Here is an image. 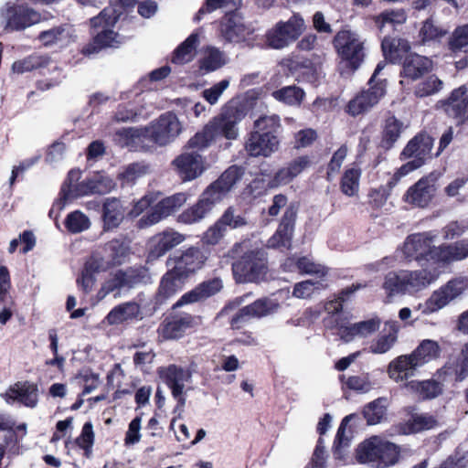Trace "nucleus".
Returning <instances> with one entry per match:
<instances>
[{
	"label": "nucleus",
	"mask_w": 468,
	"mask_h": 468,
	"mask_svg": "<svg viewBox=\"0 0 468 468\" xmlns=\"http://www.w3.org/2000/svg\"><path fill=\"white\" fill-rule=\"evenodd\" d=\"M361 171L358 168L347 169L341 180V190L348 197H353L358 192Z\"/></svg>",
	"instance_id": "nucleus-55"
},
{
	"label": "nucleus",
	"mask_w": 468,
	"mask_h": 468,
	"mask_svg": "<svg viewBox=\"0 0 468 468\" xmlns=\"http://www.w3.org/2000/svg\"><path fill=\"white\" fill-rule=\"evenodd\" d=\"M368 88L358 93L347 104V112L352 116L362 114L375 105L385 96L387 85L385 82L367 83Z\"/></svg>",
	"instance_id": "nucleus-16"
},
{
	"label": "nucleus",
	"mask_w": 468,
	"mask_h": 468,
	"mask_svg": "<svg viewBox=\"0 0 468 468\" xmlns=\"http://www.w3.org/2000/svg\"><path fill=\"white\" fill-rule=\"evenodd\" d=\"M246 110L239 103L225 105L220 113L214 117L208 125L218 136H223L229 140H234L239 135L238 124L245 118Z\"/></svg>",
	"instance_id": "nucleus-7"
},
{
	"label": "nucleus",
	"mask_w": 468,
	"mask_h": 468,
	"mask_svg": "<svg viewBox=\"0 0 468 468\" xmlns=\"http://www.w3.org/2000/svg\"><path fill=\"white\" fill-rule=\"evenodd\" d=\"M241 176L239 167L236 165L229 167L218 180L207 187L195 205L178 215L177 221L186 225L200 222L213 209L214 206L227 196Z\"/></svg>",
	"instance_id": "nucleus-1"
},
{
	"label": "nucleus",
	"mask_w": 468,
	"mask_h": 468,
	"mask_svg": "<svg viewBox=\"0 0 468 468\" xmlns=\"http://www.w3.org/2000/svg\"><path fill=\"white\" fill-rule=\"evenodd\" d=\"M80 177L78 171H69L66 182L60 190V199L64 203L76 197L90 195H105L111 192L115 186V182L108 176L96 174L90 178L84 180L77 185L73 182Z\"/></svg>",
	"instance_id": "nucleus-3"
},
{
	"label": "nucleus",
	"mask_w": 468,
	"mask_h": 468,
	"mask_svg": "<svg viewBox=\"0 0 468 468\" xmlns=\"http://www.w3.org/2000/svg\"><path fill=\"white\" fill-rule=\"evenodd\" d=\"M279 146L278 135L260 131L250 132L245 143L246 152L253 157H269L278 151Z\"/></svg>",
	"instance_id": "nucleus-19"
},
{
	"label": "nucleus",
	"mask_w": 468,
	"mask_h": 468,
	"mask_svg": "<svg viewBox=\"0 0 468 468\" xmlns=\"http://www.w3.org/2000/svg\"><path fill=\"white\" fill-rule=\"evenodd\" d=\"M447 34V30L436 26L431 18L426 19L419 31L420 44L431 46L439 43Z\"/></svg>",
	"instance_id": "nucleus-38"
},
{
	"label": "nucleus",
	"mask_w": 468,
	"mask_h": 468,
	"mask_svg": "<svg viewBox=\"0 0 468 468\" xmlns=\"http://www.w3.org/2000/svg\"><path fill=\"white\" fill-rule=\"evenodd\" d=\"M185 279L179 278L176 273H174L173 270H170L163 277L158 294L156 300L158 303H162V302L170 296L174 295L177 291L182 288L183 282Z\"/></svg>",
	"instance_id": "nucleus-41"
},
{
	"label": "nucleus",
	"mask_w": 468,
	"mask_h": 468,
	"mask_svg": "<svg viewBox=\"0 0 468 468\" xmlns=\"http://www.w3.org/2000/svg\"><path fill=\"white\" fill-rule=\"evenodd\" d=\"M439 177L436 172L422 176L406 191L404 201L417 207H428L436 195Z\"/></svg>",
	"instance_id": "nucleus-13"
},
{
	"label": "nucleus",
	"mask_w": 468,
	"mask_h": 468,
	"mask_svg": "<svg viewBox=\"0 0 468 468\" xmlns=\"http://www.w3.org/2000/svg\"><path fill=\"white\" fill-rule=\"evenodd\" d=\"M139 282V277L134 275L133 271H118L104 283L102 290L105 293L112 292L113 291L124 287L131 288Z\"/></svg>",
	"instance_id": "nucleus-43"
},
{
	"label": "nucleus",
	"mask_w": 468,
	"mask_h": 468,
	"mask_svg": "<svg viewBox=\"0 0 468 468\" xmlns=\"http://www.w3.org/2000/svg\"><path fill=\"white\" fill-rule=\"evenodd\" d=\"M279 304L268 298L258 299L251 304L246 305V312H249L251 318H260L275 312Z\"/></svg>",
	"instance_id": "nucleus-53"
},
{
	"label": "nucleus",
	"mask_w": 468,
	"mask_h": 468,
	"mask_svg": "<svg viewBox=\"0 0 468 468\" xmlns=\"http://www.w3.org/2000/svg\"><path fill=\"white\" fill-rule=\"evenodd\" d=\"M438 264L447 265L468 258V239L438 246Z\"/></svg>",
	"instance_id": "nucleus-28"
},
{
	"label": "nucleus",
	"mask_w": 468,
	"mask_h": 468,
	"mask_svg": "<svg viewBox=\"0 0 468 468\" xmlns=\"http://www.w3.org/2000/svg\"><path fill=\"white\" fill-rule=\"evenodd\" d=\"M383 55L386 60L398 63L409 54L410 45L408 40L400 37H385L381 43Z\"/></svg>",
	"instance_id": "nucleus-27"
},
{
	"label": "nucleus",
	"mask_w": 468,
	"mask_h": 468,
	"mask_svg": "<svg viewBox=\"0 0 468 468\" xmlns=\"http://www.w3.org/2000/svg\"><path fill=\"white\" fill-rule=\"evenodd\" d=\"M281 128V119L277 114L263 115L254 122L255 131L261 133H271L277 135Z\"/></svg>",
	"instance_id": "nucleus-57"
},
{
	"label": "nucleus",
	"mask_w": 468,
	"mask_h": 468,
	"mask_svg": "<svg viewBox=\"0 0 468 468\" xmlns=\"http://www.w3.org/2000/svg\"><path fill=\"white\" fill-rule=\"evenodd\" d=\"M141 131L136 128H123L115 132L113 141L121 147H133L139 140Z\"/></svg>",
	"instance_id": "nucleus-59"
},
{
	"label": "nucleus",
	"mask_w": 468,
	"mask_h": 468,
	"mask_svg": "<svg viewBox=\"0 0 468 468\" xmlns=\"http://www.w3.org/2000/svg\"><path fill=\"white\" fill-rule=\"evenodd\" d=\"M139 314L140 306L134 302H128L111 310L105 317V321L110 325H115L137 318Z\"/></svg>",
	"instance_id": "nucleus-34"
},
{
	"label": "nucleus",
	"mask_w": 468,
	"mask_h": 468,
	"mask_svg": "<svg viewBox=\"0 0 468 468\" xmlns=\"http://www.w3.org/2000/svg\"><path fill=\"white\" fill-rule=\"evenodd\" d=\"M222 287L223 283L219 278L205 281L196 286L193 290L183 294L174 304V309H177L185 304L202 302L218 293Z\"/></svg>",
	"instance_id": "nucleus-25"
},
{
	"label": "nucleus",
	"mask_w": 468,
	"mask_h": 468,
	"mask_svg": "<svg viewBox=\"0 0 468 468\" xmlns=\"http://www.w3.org/2000/svg\"><path fill=\"white\" fill-rule=\"evenodd\" d=\"M403 279H405L407 292L411 293L426 288L436 279V275L426 269L417 271L405 270L403 271Z\"/></svg>",
	"instance_id": "nucleus-32"
},
{
	"label": "nucleus",
	"mask_w": 468,
	"mask_h": 468,
	"mask_svg": "<svg viewBox=\"0 0 468 468\" xmlns=\"http://www.w3.org/2000/svg\"><path fill=\"white\" fill-rule=\"evenodd\" d=\"M436 108L453 119L457 125L464 124L468 121V86L463 84L453 89L447 98L437 101Z\"/></svg>",
	"instance_id": "nucleus-12"
},
{
	"label": "nucleus",
	"mask_w": 468,
	"mask_h": 468,
	"mask_svg": "<svg viewBox=\"0 0 468 468\" xmlns=\"http://www.w3.org/2000/svg\"><path fill=\"white\" fill-rule=\"evenodd\" d=\"M323 288H324V284L322 282L306 280L294 285L292 294L293 296L301 299L308 298L313 295L315 291Z\"/></svg>",
	"instance_id": "nucleus-62"
},
{
	"label": "nucleus",
	"mask_w": 468,
	"mask_h": 468,
	"mask_svg": "<svg viewBox=\"0 0 468 468\" xmlns=\"http://www.w3.org/2000/svg\"><path fill=\"white\" fill-rule=\"evenodd\" d=\"M444 89V82L437 75L431 74L421 80L413 89L417 98H426L440 93Z\"/></svg>",
	"instance_id": "nucleus-39"
},
{
	"label": "nucleus",
	"mask_w": 468,
	"mask_h": 468,
	"mask_svg": "<svg viewBox=\"0 0 468 468\" xmlns=\"http://www.w3.org/2000/svg\"><path fill=\"white\" fill-rule=\"evenodd\" d=\"M199 44L197 33H192L173 52L171 62L176 65H184L192 61L196 56V50Z\"/></svg>",
	"instance_id": "nucleus-33"
},
{
	"label": "nucleus",
	"mask_w": 468,
	"mask_h": 468,
	"mask_svg": "<svg viewBox=\"0 0 468 468\" xmlns=\"http://www.w3.org/2000/svg\"><path fill=\"white\" fill-rule=\"evenodd\" d=\"M3 398L8 404L17 402L27 408L35 409L39 400V388L34 382L18 381L7 388Z\"/></svg>",
	"instance_id": "nucleus-21"
},
{
	"label": "nucleus",
	"mask_w": 468,
	"mask_h": 468,
	"mask_svg": "<svg viewBox=\"0 0 468 468\" xmlns=\"http://www.w3.org/2000/svg\"><path fill=\"white\" fill-rule=\"evenodd\" d=\"M339 56L353 69H356L364 59L363 41L351 30L339 31L334 39Z\"/></svg>",
	"instance_id": "nucleus-11"
},
{
	"label": "nucleus",
	"mask_w": 468,
	"mask_h": 468,
	"mask_svg": "<svg viewBox=\"0 0 468 468\" xmlns=\"http://www.w3.org/2000/svg\"><path fill=\"white\" fill-rule=\"evenodd\" d=\"M297 210L298 208L295 204L292 203L286 207L277 230L268 240L267 246L269 248L289 249L291 247Z\"/></svg>",
	"instance_id": "nucleus-20"
},
{
	"label": "nucleus",
	"mask_w": 468,
	"mask_h": 468,
	"mask_svg": "<svg viewBox=\"0 0 468 468\" xmlns=\"http://www.w3.org/2000/svg\"><path fill=\"white\" fill-rule=\"evenodd\" d=\"M404 125L401 121L395 116H389L385 120L382 139L380 145L382 148L388 150L393 147L395 143L400 137Z\"/></svg>",
	"instance_id": "nucleus-36"
},
{
	"label": "nucleus",
	"mask_w": 468,
	"mask_h": 468,
	"mask_svg": "<svg viewBox=\"0 0 468 468\" xmlns=\"http://www.w3.org/2000/svg\"><path fill=\"white\" fill-rule=\"evenodd\" d=\"M383 289L388 296L408 292L405 279H403V271L388 272L385 276Z\"/></svg>",
	"instance_id": "nucleus-52"
},
{
	"label": "nucleus",
	"mask_w": 468,
	"mask_h": 468,
	"mask_svg": "<svg viewBox=\"0 0 468 468\" xmlns=\"http://www.w3.org/2000/svg\"><path fill=\"white\" fill-rule=\"evenodd\" d=\"M399 325L396 321H388L385 324V333L379 336L370 346V350L374 354H384L387 353L394 346L398 339V332Z\"/></svg>",
	"instance_id": "nucleus-35"
},
{
	"label": "nucleus",
	"mask_w": 468,
	"mask_h": 468,
	"mask_svg": "<svg viewBox=\"0 0 468 468\" xmlns=\"http://www.w3.org/2000/svg\"><path fill=\"white\" fill-rule=\"evenodd\" d=\"M120 17L119 9L107 6L98 16L90 18L91 27L101 31L94 36L93 42L83 48V54L91 55L105 48H119L123 43V37L112 28Z\"/></svg>",
	"instance_id": "nucleus-2"
},
{
	"label": "nucleus",
	"mask_w": 468,
	"mask_h": 468,
	"mask_svg": "<svg viewBox=\"0 0 468 468\" xmlns=\"http://www.w3.org/2000/svg\"><path fill=\"white\" fill-rule=\"evenodd\" d=\"M94 442V432L91 422H86L81 431V434L77 438L76 443L84 450V455L90 458L92 453V445Z\"/></svg>",
	"instance_id": "nucleus-61"
},
{
	"label": "nucleus",
	"mask_w": 468,
	"mask_h": 468,
	"mask_svg": "<svg viewBox=\"0 0 468 468\" xmlns=\"http://www.w3.org/2000/svg\"><path fill=\"white\" fill-rule=\"evenodd\" d=\"M341 380L349 389L359 393H367L372 390L376 385L368 373L350 376L347 378L342 376Z\"/></svg>",
	"instance_id": "nucleus-49"
},
{
	"label": "nucleus",
	"mask_w": 468,
	"mask_h": 468,
	"mask_svg": "<svg viewBox=\"0 0 468 468\" xmlns=\"http://www.w3.org/2000/svg\"><path fill=\"white\" fill-rule=\"evenodd\" d=\"M223 54L217 48H209L200 61V69L207 72L217 70L224 65Z\"/></svg>",
	"instance_id": "nucleus-60"
},
{
	"label": "nucleus",
	"mask_w": 468,
	"mask_h": 468,
	"mask_svg": "<svg viewBox=\"0 0 468 468\" xmlns=\"http://www.w3.org/2000/svg\"><path fill=\"white\" fill-rule=\"evenodd\" d=\"M441 353L439 344L431 339L422 340L416 349L410 354L413 360L421 367L422 365L436 359Z\"/></svg>",
	"instance_id": "nucleus-37"
},
{
	"label": "nucleus",
	"mask_w": 468,
	"mask_h": 468,
	"mask_svg": "<svg viewBox=\"0 0 468 468\" xmlns=\"http://www.w3.org/2000/svg\"><path fill=\"white\" fill-rule=\"evenodd\" d=\"M400 448L380 436H372L358 447L357 459L360 463H375L378 468H385L398 463Z\"/></svg>",
	"instance_id": "nucleus-4"
},
{
	"label": "nucleus",
	"mask_w": 468,
	"mask_h": 468,
	"mask_svg": "<svg viewBox=\"0 0 468 468\" xmlns=\"http://www.w3.org/2000/svg\"><path fill=\"white\" fill-rule=\"evenodd\" d=\"M468 376V342L463 346L460 359L455 367V378L458 381L464 380Z\"/></svg>",
	"instance_id": "nucleus-64"
},
{
	"label": "nucleus",
	"mask_w": 468,
	"mask_h": 468,
	"mask_svg": "<svg viewBox=\"0 0 468 468\" xmlns=\"http://www.w3.org/2000/svg\"><path fill=\"white\" fill-rule=\"evenodd\" d=\"M406 388L418 394L420 399H429L437 397L441 392L440 383L434 380L415 381L406 383Z\"/></svg>",
	"instance_id": "nucleus-45"
},
{
	"label": "nucleus",
	"mask_w": 468,
	"mask_h": 468,
	"mask_svg": "<svg viewBox=\"0 0 468 468\" xmlns=\"http://www.w3.org/2000/svg\"><path fill=\"white\" fill-rule=\"evenodd\" d=\"M304 30V21L293 15L288 21L278 22L266 33V42L274 49H282L294 42Z\"/></svg>",
	"instance_id": "nucleus-9"
},
{
	"label": "nucleus",
	"mask_w": 468,
	"mask_h": 468,
	"mask_svg": "<svg viewBox=\"0 0 468 468\" xmlns=\"http://www.w3.org/2000/svg\"><path fill=\"white\" fill-rule=\"evenodd\" d=\"M207 258L197 248H189L184 251L176 252L167 260V264L172 267L179 278L186 279L197 271L200 270Z\"/></svg>",
	"instance_id": "nucleus-14"
},
{
	"label": "nucleus",
	"mask_w": 468,
	"mask_h": 468,
	"mask_svg": "<svg viewBox=\"0 0 468 468\" xmlns=\"http://www.w3.org/2000/svg\"><path fill=\"white\" fill-rule=\"evenodd\" d=\"M272 97L287 105H299L304 97V91L296 86H286L272 92Z\"/></svg>",
	"instance_id": "nucleus-50"
},
{
	"label": "nucleus",
	"mask_w": 468,
	"mask_h": 468,
	"mask_svg": "<svg viewBox=\"0 0 468 468\" xmlns=\"http://www.w3.org/2000/svg\"><path fill=\"white\" fill-rule=\"evenodd\" d=\"M263 253L250 250L232 264L234 277L238 282H258L266 274Z\"/></svg>",
	"instance_id": "nucleus-10"
},
{
	"label": "nucleus",
	"mask_w": 468,
	"mask_h": 468,
	"mask_svg": "<svg viewBox=\"0 0 468 468\" xmlns=\"http://www.w3.org/2000/svg\"><path fill=\"white\" fill-rule=\"evenodd\" d=\"M354 417L353 414L346 416L337 430L335 440L334 455L335 459L344 461L346 457V450L349 447L351 441L350 432L346 431V426Z\"/></svg>",
	"instance_id": "nucleus-40"
},
{
	"label": "nucleus",
	"mask_w": 468,
	"mask_h": 468,
	"mask_svg": "<svg viewBox=\"0 0 468 468\" xmlns=\"http://www.w3.org/2000/svg\"><path fill=\"white\" fill-rule=\"evenodd\" d=\"M387 399L378 398L364 407L363 415L368 425L380 423L386 416Z\"/></svg>",
	"instance_id": "nucleus-44"
},
{
	"label": "nucleus",
	"mask_w": 468,
	"mask_h": 468,
	"mask_svg": "<svg viewBox=\"0 0 468 468\" xmlns=\"http://www.w3.org/2000/svg\"><path fill=\"white\" fill-rule=\"evenodd\" d=\"M218 220L227 230L228 228L236 229L245 227L248 224L245 213H243L239 207L233 206L229 207Z\"/></svg>",
	"instance_id": "nucleus-48"
},
{
	"label": "nucleus",
	"mask_w": 468,
	"mask_h": 468,
	"mask_svg": "<svg viewBox=\"0 0 468 468\" xmlns=\"http://www.w3.org/2000/svg\"><path fill=\"white\" fill-rule=\"evenodd\" d=\"M433 69V61L426 56L418 53H409L402 60V67L399 76L402 80L399 81L404 85L409 81H416L431 72Z\"/></svg>",
	"instance_id": "nucleus-18"
},
{
	"label": "nucleus",
	"mask_w": 468,
	"mask_h": 468,
	"mask_svg": "<svg viewBox=\"0 0 468 468\" xmlns=\"http://www.w3.org/2000/svg\"><path fill=\"white\" fill-rule=\"evenodd\" d=\"M182 125L173 112L162 114L151 127V140L159 146L172 143L181 133Z\"/></svg>",
	"instance_id": "nucleus-15"
},
{
	"label": "nucleus",
	"mask_w": 468,
	"mask_h": 468,
	"mask_svg": "<svg viewBox=\"0 0 468 468\" xmlns=\"http://www.w3.org/2000/svg\"><path fill=\"white\" fill-rule=\"evenodd\" d=\"M2 16L5 20V28L10 31L23 30L41 20L39 13L23 5L7 6L3 10Z\"/></svg>",
	"instance_id": "nucleus-17"
},
{
	"label": "nucleus",
	"mask_w": 468,
	"mask_h": 468,
	"mask_svg": "<svg viewBox=\"0 0 468 468\" xmlns=\"http://www.w3.org/2000/svg\"><path fill=\"white\" fill-rule=\"evenodd\" d=\"M174 313L167 317L160 327L161 335L165 339L180 338L184 333L196 325L197 318L187 313Z\"/></svg>",
	"instance_id": "nucleus-22"
},
{
	"label": "nucleus",
	"mask_w": 468,
	"mask_h": 468,
	"mask_svg": "<svg viewBox=\"0 0 468 468\" xmlns=\"http://www.w3.org/2000/svg\"><path fill=\"white\" fill-rule=\"evenodd\" d=\"M221 36L229 42H239L245 37L246 28L236 16L227 18L220 26Z\"/></svg>",
	"instance_id": "nucleus-42"
},
{
	"label": "nucleus",
	"mask_w": 468,
	"mask_h": 468,
	"mask_svg": "<svg viewBox=\"0 0 468 468\" xmlns=\"http://www.w3.org/2000/svg\"><path fill=\"white\" fill-rule=\"evenodd\" d=\"M419 367L416 360L412 359L411 355L400 356L390 362L388 375L397 382L404 381L413 377Z\"/></svg>",
	"instance_id": "nucleus-29"
},
{
	"label": "nucleus",
	"mask_w": 468,
	"mask_h": 468,
	"mask_svg": "<svg viewBox=\"0 0 468 468\" xmlns=\"http://www.w3.org/2000/svg\"><path fill=\"white\" fill-rule=\"evenodd\" d=\"M437 235L432 231L419 232L409 235L401 248L408 261H416L420 265L438 264V246L434 245Z\"/></svg>",
	"instance_id": "nucleus-5"
},
{
	"label": "nucleus",
	"mask_w": 468,
	"mask_h": 468,
	"mask_svg": "<svg viewBox=\"0 0 468 468\" xmlns=\"http://www.w3.org/2000/svg\"><path fill=\"white\" fill-rule=\"evenodd\" d=\"M124 218V209L121 201L117 198H107L103 204L102 219L103 229H116Z\"/></svg>",
	"instance_id": "nucleus-31"
},
{
	"label": "nucleus",
	"mask_w": 468,
	"mask_h": 468,
	"mask_svg": "<svg viewBox=\"0 0 468 468\" xmlns=\"http://www.w3.org/2000/svg\"><path fill=\"white\" fill-rule=\"evenodd\" d=\"M407 16L402 9L386 10L376 17V24L380 31L395 29L397 26L404 24Z\"/></svg>",
	"instance_id": "nucleus-46"
},
{
	"label": "nucleus",
	"mask_w": 468,
	"mask_h": 468,
	"mask_svg": "<svg viewBox=\"0 0 468 468\" xmlns=\"http://www.w3.org/2000/svg\"><path fill=\"white\" fill-rule=\"evenodd\" d=\"M90 219L80 210L70 212L65 219L67 230L72 234L83 232L90 228Z\"/></svg>",
	"instance_id": "nucleus-51"
},
{
	"label": "nucleus",
	"mask_w": 468,
	"mask_h": 468,
	"mask_svg": "<svg viewBox=\"0 0 468 468\" xmlns=\"http://www.w3.org/2000/svg\"><path fill=\"white\" fill-rule=\"evenodd\" d=\"M105 250L109 253L113 264H121L127 255V247L118 239L108 242L105 245Z\"/></svg>",
	"instance_id": "nucleus-63"
},
{
	"label": "nucleus",
	"mask_w": 468,
	"mask_h": 468,
	"mask_svg": "<svg viewBox=\"0 0 468 468\" xmlns=\"http://www.w3.org/2000/svg\"><path fill=\"white\" fill-rule=\"evenodd\" d=\"M432 145V137L427 133H419L408 143L401 155L405 158H421L425 162L426 157L431 154Z\"/></svg>",
	"instance_id": "nucleus-30"
},
{
	"label": "nucleus",
	"mask_w": 468,
	"mask_h": 468,
	"mask_svg": "<svg viewBox=\"0 0 468 468\" xmlns=\"http://www.w3.org/2000/svg\"><path fill=\"white\" fill-rule=\"evenodd\" d=\"M439 426L437 419L428 413L414 414L410 419V430L412 432H420L435 429Z\"/></svg>",
	"instance_id": "nucleus-58"
},
{
	"label": "nucleus",
	"mask_w": 468,
	"mask_h": 468,
	"mask_svg": "<svg viewBox=\"0 0 468 468\" xmlns=\"http://www.w3.org/2000/svg\"><path fill=\"white\" fill-rule=\"evenodd\" d=\"M216 139L215 133L208 123L202 131L197 133L187 142V148L197 150L196 152L207 148Z\"/></svg>",
	"instance_id": "nucleus-56"
},
{
	"label": "nucleus",
	"mask_w": 468,
	"mask_h": 468,
	"mask_svg": "<svg viewBox=\"0 0 468 468\" xmlns=\"http://www.w3.org/2000/svg\"><path fill=\"white\" fill-rule=\"evenodd\" d=\"M159 377L171 389L173 397L177 400L176 410H182L186 404V386L192 382V371L175 364L158 369Z\"/></svg>",
	"instance_id": "nucleus-8"
},
{
	"label": "nucleus",
	"mask_w": 468,
	"mask_h": 468,
	"mask_svg": "<svg viewBox=\"0 0 468 468\" xmlns=\"http://www.w3.org/2000/svg\"><path fill=\"white\" fill-rule=\"evenodd\" d=\"M467 288L468 279L466 277L452 279L445 285L434 291L424 303H419L416 311H420L424 315L436 313L463 294Z\"/></svg>",
	"instance_id": "nucleus-6"
},
{
	"label": "nucleus",
	"mask_w": 468,
	"mask_h": 468,
	"mask_svg": "<svg viewBox=\"0 0 468 468\" xmlns=\"http://www.w3.org/2000/svg\"><path fill=\"white\" fill-rule=\"evenodd\" d=\"M185 237L174 230H165L153 237L150 240L148 260L157 259L168 250L183 242Z\"/></svg>",
	"instance_id": "nucleus-26"
},
{
	"label": "nucleus",
	"mask_w": 468,
	"mask_h": 468,
	"mask_svg": "<svg viewBox=\"0 0 468 468\" xmlns=\"http://www.w3.org/2000/svg\"><path fill=\"white\" fill-rule=\"evenodd\" d=\"M48 62L49 59L47 57L31 55L22 60L14 62L12 69L16 73H24L38 68L46 67Z\"/></svg>",
	"instance_id": "nucleus-54"
},
{
	"label": "nucleus",
	"mask_w": 468,
	"mask_h": 468,
	"mask_svg": "<svg viewBox=\"0 0 468 468\" xmlns=\"http://www.w3.org/2000/svg\"><path fill=\"white\" fill-rule=\"evenodd\" d=\"M187 200L185 193H176L163 198L154 206L148 199V224H155L179 209Z\"/></svg>",
	"instance_id": "nucleus-24"
},
{
	"label": "nucleus",
	"mask_w": 468,
	"mask_h": 468,
	"mask_svg": "<svg viewBox=\"0 0 468 468\" xmlns=\"http://www.w3.org/2000/svg\"><path fill=\"white\" fill-rule=\"evenodd\" d=\"M173 165L183 181L194 180L204 171L203 158L196 151L181 154L173 161Z\"/></svg>",
	"instance_id": "nucleus-23"
},
{
	"label": "nucleus",
	"mask_w": 468,
	"mask_h": 468,
	"mask_svg": "<svg viewBox=\"0 0 468 468\" xmlns=\"http://www.w3.org/2000/svg\"><path fill=\"white\" fill-rule=\"evenodd\" d=\"M447 47L452 53L468 52V23L454 28L448 38Z\"/></svg>",
	"instance_id": "nucleus-47"
}]
</instances>
